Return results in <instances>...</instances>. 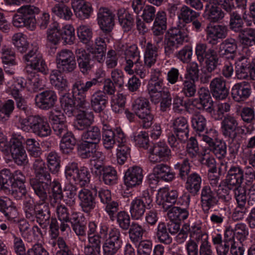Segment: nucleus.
<instances>
[{"label": "nucleus", "instance_id": "38", "mask_svg": "<svg viewBox=\"0 0 255 255\" xmlns=\"http://www.w3.org/2000/svg\"><path fill=\"white\" fill-rule=\"evenodd\" d=\"M31 170L35 175L34 178H51L45 161L41 158H35L33 160Z\"/></svg>", "mask_w": 255, "mask_h": 255}, {"label": "nucleus", "instance_id": "3", "mask_svg": "<svg viewBox=\"0 0 255 255\" xmlns=\"http://www.w3.org/2000/svg\"><path fill=\"white\" fill-rule=\"evenodd\" d=\"M19 128L26 132H31L39 137L50 135L51 129L47 121L43 116H30L19 121Z\"/></svg>", "mask_w": 255, "mask_h": 255}, {"label": "nucleus", "instance_id": "7", "mask_svg": "<svg viewBox=\"0 0 255 255\" xmlns=\"http://www.w3.org/2000/svg\"><path fill=\"white\" fill-rule=\"evenodd\" d=\"M132 110L140 120L142 128L148 129L151 127L153 123L154 116L151 113L148 99L142 97L136 99L132 104Z\"/></svg>", "mask_w": 255, "mask_h": 255}, {"label": "nucleus", "instance_id": "1", "mask_svg": "<svg viewBox=\"0 0 255 255\" xmlns=\"http://www.w3.org/2000/svg\"><path fill=\"white\" fill-rule=\"evenodd\" d=\"M23 209L25 217L30 221H36L43 228L48 226L51 214L48 204L37 201L34 203L30 198L23 201Z\"/></svg>", "mask_w": 255, "mask_h": 255}, {"label": "nucleus", "instance_id": "10", "mask_svg": "<svg viewBox=\"0 0 255 255\" xmlns=\"http://www.w3.org/2000/svg\"><path fill=\"white\" fill-rule=\"evenodd\" d=\"M23 58L27 62L25 71L30 73L34 70L46 74L47 72V66L42 58V54L38 51L37 47L32 49L23 56Z\"/></svg>", "mask_w": 255, "mask_h": 255}, {"label": "nucleus", "instance_id": "16", "mask_svg": "<svg viewBox=\"0 0 255 255\" xmlns=\"http://www.w3.org/2000/svg\"><path fill=\"white\" fill-rule=\"evenodd\" d=\"M221 128L223 135L231 141H234L237 137V131L239 128L237 118L232 115L227 114L224 117L221 123Z\"/></svg>", "mask_w": 255, "mask_h": 255}, {"label": "nucleus", "instance_id": "60", "mask_svg": "<svg viewBox=\"0 0 255 255\" xmlns=\"http://www.w3.org/2000/svg\"><path fill=\"white\" fill-rule=\"evenodd\" d=\"M192 127L197 132L204 131L207 126L206 118L200 114H194L191 118Z\"/></svg>", "mask_w": 255, "mask_h": 255}, {"label": "nucleus", "instance_id": "59", "mask_svg": "<svg viewBox=\"0 0 255 255\" xmlns=\"http://www.w3.org/2000/svg\"><path fill=\"white\" fill-rule=\"evenodd\" d=\"M9 201L2 213L8 221L11 223L17 222L18 215L17 209L14 203Z\"/></svg>", "mask_w": 255, "mask_h": 255}, {"label": "nucleus", "instance_id": "51", "mask_svg": "<svg viewBox=\"0 0 255 255\" xmlns=\"http://www.w3.org/2000/svg\"><path fill=\"white\" fill-rule=\"evenodd\" d=\"M156 237L159 242L165 245H170L172 239L169 235L166 225L163 222H160L156 228Z\"/></svg>", "mask_w": 255, "mask_h": 255}, {"label": "nucleus", "instance_id": "19", "mask_svg": "<svg viewBox=\"0 0 255 255\" xmlns=\"http://www.w3.org/2000/svg\"><path fill=\"white\" fill-rule=\"evenodd\" d=\"M175 173L167 164L160 163L156 165L153 168V174L149 176V180L152 179L155 184L158 183L157 179L160 178L166 182H170L174 179Z\"/></svg>", "mask_w": 255, "mask_h": 255}, {"label": "nucleus", "instance_id": "23", "mask_svg": "<svg viewBox=\"0 0 255 255\" xmlns=\"http://www.w3.org/2000/svg\"><path fill=\"white\" fill-rule=\"evenodd\" d=\"M57 99L55 92L52 90L45 91L36 95L35 104L40 109L48 110L54 106Z\"/></svg>", "mask_w": 255, "mask_h": 255}, {"label": "nucleus", "instance_id": "32", "mask_svg": "<svg viewBox=\"0 0 255 255\" xmlns=\"http://www.w3.org/2000/svg\"><path fill=\"white\" fill-rule=\"evenodd\" d=\"M204 17L211 22H216L224 17V13L214 1H206Z\"/></svg>", "mask_w": 255, "mask_h": 255}, {"label": "nucleus", "instance_id": "53", "mask_svg": "<svg viewBox=\"0 0 255 255\" xmlns=\"http://www.w3.org/2000/svg\"><path fill=\"white\" fill-rule=\"evenodd\" d=\"M59 24L53 22L47 31V44H57L61 38L60 30L58 28Z\"/></svg>", "mask_w": 255, "mask_h": 255}, {"label": "nucleus", "instance_id": "27", "mask_svg": "<svg viewBox=\"0 0 255 255\" xmlns=\"http://www.w3.org/2000/svg\"><path fill=\"white\" fill-rule=\"evenodd\" d=\"M210 93L207 88H201L198 91L199 99L191 101V105L199 110L210 109L212 104Z\"/></svg>", "mask_w": 255, "mask_h": 255}, {"label": "nucleus", "instance_id": "8", "mask_svg": "<svg viewBox=\"0 0 255 255\" xmlns=\"http://www.w3.org/2000/svg\"><path fill=\"white\" fill-rule=\"evenodd\" d=\"M25 176L20 170L11 173L10 170L3 169L0 171V191L5 194L10 192L11 186H25Z\"/></svg>", "mask_w": 255, "mask_h": 255}, {"label": "nucleus", "instance_id": "12", "mask_svg": "<svg viewBox=\"0 0 255 255\" xmlns=\"http://www.w3.org/2000/svg\"><path fill=\"white\" fill-rule=\"evenodd\" d=\"M123 241L121 231L116 227L110 229L108 237L103 246L104 255H114L121 248Z\"/></svg>", "mask_w": 255, "mask_h": 255}, {"label": "nucleus", "instance_id": "41", "mask_svg": "<svg viewBox=\"0 0 255 255\" xmlns=\"http://www.w3.org/2000/svg\"><path fill=\"white\" fill-rule=\"evenodd\" d=\"M128 230L129 238L133 244H137L143 241V235L146 232L145 228L139 223L132 222Z\"/></svg>", "mask_w": 255, "mask_h": 255}, {"label": "nucleus", "instance_id": "22", "mask_svg": "<svg viewBox=\"0 0 255 255\" xmlns=\"http://www.w3.org/2000/svg\"><path fill=\"white\" fill-rule=\"evenodd\" d=\"M142 169L139 166L129 167L125 172V184L128 188H132L140 185L143 180Z\"/></svg>", "mask_w": 255, "mask_h": 255}, {"label": "nucleus", "instance_id": "25", "mask_svg": "<svg viewBox=\"0 0 255 255\" xmlns=\"http://www.w3.org/2000/svg\"><path fill=\"white\" fill-rule=\"evenodd\" d=\"M178 193L176 190H169L166 189L160 190L157 195L156 202L167 209L174 204L178 198Z\"/></svg>", "mask_w": 255, "mask_h": 255}, {"label": "nucleus", "instance_id": "43", "mask_svg": "<svg viewBox=\"0 0 255 255\" xmlns=\"http://www.w3.org/2000/svg\"><path fill=\"white\" fill-rule=\"evenodd\" d=\"M97 226L95 222L91 221L88 224L87 237L89 245L91 247L101 249V238L96 235Z\"/></svg>", "mask_w": 255, "mask_h": 255}, {"label": "nucleus", "instance_id": "64", "mask_svg": "<svg viewBox=\"0 0 255 255\" xmlns=\"http://www.w3.org/2000/svg\"><path fill=\"white\" fill-rule=\"evenodd\" d=\"M12 249L16 255H27V251L25 244L21 238L12 234Z\"/></svg>", "mask_w": 255, "mask_h": 255}, {"label": "nucleus", "instance_id": "21", "mask_svg": "<svg viewBox=\"0 0 255 255\" xmlns=\"http://www.w3.org/2000/svg\"><path fill=\"white\" fill-rule=\"evenodd\" d=\"M210 89L213 97L218 100L226 99L229 93L226 81L222 77L215 78L211 81Z\"/></svg>", "mask_w": 255, "mask_h": 255}, {"label": "nucleus", "instance_id": "4", "mask_svg": "<svg viewBox=\"0 0 255 255\" xmlns=\"http://www.w3.org/2000/svg\"><path fill=\"white\" fill-rule=\"evenodd\" d=\"M40 11V9L34 5H23L17 9V13L13 15L12 24L14 27H25L33 31L36 27L35 15Z\"/></svg>", "mask_w": 255, "mask_h": 255}, {"label": "nucleus", "instance_id": "63", "mask_svg": "<svg viewBox=\"0 0 255 255\" xmlns=\"http://www.w3.org/2000/svg\"><path fill=\"white\" fill-rule=\"evenodd\" d=\"M116 219L119 227L123 230L127 231L129 229L131 225L130 218L127 212L121 211L118 212Z\"/></svg>", "mask_w": 255, "mask_h": 255}, {"label": "nucleus", "instance_id": "46", "mask_svg": "<svg viewBox=\"0 0 255 255\" xmlns=\"http://www.w3.org/2000/svg\"><path fill=\"white\" fill-rule=\"evenodd\" d=\"M60 103L64 112L68 117L72 116L75 112L74 96L70 94L63 95L60 99Z\"/></svg>", "mask_w": 255, "mask_h": 255}, {"label": "nucleus", "instance_id": "47", "mask_svg": "<svg viewBox=\"0 0 255 255\" xmlns=\"http://www.w3.org/2000/svg\"><path fill=\"white\" fill-rule=\"evenodd\" d=\"M91 80L84 82L82 80L75 81L72 86L74 96H86L87 92L95 86Z\"/></svg>", "mask_w": 255, "mask_h": 255}, {"label": "nucleus", "instance_id": "42", "mask_svg": "<svg viewBox=\"0 0 255 255\" xmlns=\"http://www.w3.org/2000/svg\"><path fill=\"white\" fill-rule=\"evenodd\" d=\"M82 138L85 141L98 145L101 139V132L99 127L96 126L89 127L83 132Z\"/></svg>", "mask_w": 255, "mask_h": 255}, {"label": "nucleus", "instance_id": "52", "mask_svg": "<svg viewBox=\"0 0 255 255\" xmlns=\"http://www.w3.org/2000/svg\"><path fill=\"white\" fill-rule=\"evenodd\" d=\"M76 143V139L71 132H68L62 136L60 144V149L63 153L71 151Z\"/></svg>", "mask_w": 255, "mask_h": 255}, {"label": "nucleus", "instance_id": "31", "mask_svg": "<svg viewBox=\"0 0 255 255\" xmlns=\"http://www.w3.org/2000/svg\"><path fill=\"white\" fill-rule=\"evenodd\" d=\"M108 102V97L102 90H98L94 92L90 97V104L92 109L96 113H101L106 107Z\"/></svg>", "mask_w": 255, "mask_h": 255}, {"label": "nucleus", "instance_id": "49", "mask_svg": "<svg viewBox=\"0 0 255 255\" xmlns=\"http://www.w3.org/2000/svg\"><path fill=\"white\" fill-rule=\"evenodd\" d=\"M248 55L242 56L239 58L238 60L240 62L243 61L241 65L238 64L236 69V74L239 79H246L249 77L250 63L248 62L249 58Z\"/></svg>", "mask_w": 255, "mask_h": 255}, {"label": "nucleus", "instance_id": "40", "mask_svg": "<svg viewBox=\"0 0 255 255\" xmlns=\"http://www.w3.org/2000/svg\"><path fill=\"white\" fill-rule=\"evenodd\" d=\"M58 69L52 70L49 75L51 84L59 91H62L68 87V81Z\"/></svg>", "mask_w": 255, "mask_h": 255}, {"label": "nucleus", "instance_id": "14", "mask_svg": "<svg viewBox=\"0 0 255 255\" xmlns=\"http://www.w3.org/2000/svg\"><path fill=\"white\" fill-rule=\"evenodd\" d=\"M148 152L149 160L154 163L167 160L171 155V150L166 143L161 141L154 143Z\"/></svg>", "mask_w": 255, "mask_h": 255}, {"label": "nucleus", "instance_id": "48", "mask_svg": "<svg viewBox=\"0 0 255 255\" xmlns=\"http://www.w3.org/2000/svg\"><path fill=\"white\" fill-rule=\"evenodd\" d=\"M47 165L52 174L57 173L60 168V157L55 151H50L46 155Z\"/></svg>", "mask_w": 255, "mask_h": 255}, {"label": "nucleus", "instance_id": "35", "mask_svg": "<svg viewBox=\"0 0 255 255\" xmlns=\"http://www.w3.org/2000/svg\"><path fill=\"white\" fill-rule=\"evenodd\" d=\"M165 38L177 46L183 44L188 41L187 34L184 29L179 27L169 29L166 33Z\"/></svg>", "mask_w": 255, "mask_h": 255}, {"label": "nucleus", "instance_id": "28", "mask_svg": "<svg viewBox=\"0 0 255 255\" xmlns=\"http://www.w3.org/2000/svg\"><path fill=\"white\" fill-rule=\"evenodd\" d=\"M147 90L149 96L150 101L154 104H158L163 92L169 91L164 86V82L149 81Z\"/></svg>", "mask_w": 255, "mask_h": 255}, {"label": "nucleus", "instance_id": "33", "mask_svg": "<svg viewBox=\"0 0 255 255\" xmlns=\"http://www.w3.org/2000/svg\"><path fill=\"white\" fill-rule=\"evenodd\" d=\"M237 47L236 40L232 38H228L220 44L218 52L220 55L233 60L236 55Z\"/></svg>", "mask_w": 255, "mask_h": 255}, {"label": "nucleus", "instance_id": "34", "mask_svg": "<svg viewBox=\"0 0 255 255\" xmlns=\"http://www.w3.org/2000/svg\"><path fill=\"white\" fill-rule=\"evenodd\" d=\"M71 4L76 15L81 19L89 18L93 12L91 4L87 1H73Z\"/></svg>", "mask_w": 255, "mask_h": 255}, {"label": "nucleus", "instance_id": "30", "mask_svg": "<svg viewBox=\"0 0 255 255\" xmlns=\"http://www.w3.org/2000/svg\"><path fill=\"white\" fill-rule=\"evenodd\" d=\"M94 116L92 112L81 110L74 123V128L79 130L88 128L94 122Z\"/></svg>", "mask_w": 255, "mask_h": 255}, {"label": "nucleus", "instance_id": "45", "mask_svg": "<svg viewBox=\"0 0 255 255\" xmlns=\"http://www.w3.org/2000/svg\"><path fill=\"white\" fill-rule=\"evenodd\" d=\"M240 42L247 46L255 45V29L250 27L244 28L239 33Z\"/></svg>", "mask_w": 255, "mask_h": 255}, {"label": "nucleus", "instance_id": "6", "mask_svg": "<svg viewBox=\"0 0 255 255\" xmlns=\"http://www.w3.org/2000/svg\"><path fill=\"white\" fill-rule=\"evenodd\" d=\"M126 64L125 70L129 74L134 73L141 78H144L147 71L140 60L139 52L136 45L129 46L125 51Z\"/></svg>", "mask_w": 255, "mask_h": 255}, {"label": "nucleus", "instance_id": "9", "mask_svg": "<svg viewBox=\"0 0 255 255\" xmlns=\"http://www.w3.org/2000/svg\"><path fill=\"white\" fill-rule=\"evenodd\" d=\"M102 142L105 148L110 150L114 147L116 142L118 144L126 143L127 138L120 128L113 130L109 126L104 125L102 129Z\"/></svg>", "mask_w": 255, "mask_h": 255}, {"label": "nucleus", "instance_id": "56", "mask_svg": "<svg viewBox=\"0 0 255 255\" xmlns=\"http://www.w3.org/2000/svg\"><path fill=\"white\" fill-rule=\"evenodd\" d=\"M52 11L58 17L65 20H69L73 15L70 8L66 5L63 1L52 7Z\"/></svg>", "mask_w": 255, "mask_h": 255}, {"label": "nucleus", "instance_id": "36", "mask_svg": "<svg viewBox=\"0 0 255 255\" xmlns=\"http://www.w3.org/2000/svg\"><path fill=\"white\" fill-rule=\"evenodd\" d=\"M202 178L196 172H193L186 177L185 187L191 195L195 196L199 194L201 187Z\"/></svg>", "mask_w": 255, "mask_h": 255}, {"label": "nucleus", "instance_id": "17", "mask_svg": "<svg viewBox=\"0 0 255 255\" xmlns=\"http://www.w3.org/2000/svg\"><path fill=\"white\" fill-rule=\"evenodd\" d=\"M199 139L205 142L209 146L210 151H212L216 157L219 159L224 158L227 154V145L223 140H216L207 134L198 133Z\"/></svg>", "mask_w": 255, "mask_h": 255}, {"label": "nucleus", "instance_id": "39", "mask_svg": "<svg viewBox=\"0 0 255 255\" xmlns=\"http://www.w3.org/2000/svg\"><path fill=\"white\" fill-rule=\"evenodd\" d=\"M158 56V49L157 46H154L150 42H148L145 46L144 53V64L145 68H150L153 65L157 60Z\"/></svg>", "mask_w": 255, "mask_h": 255}, {"label": "nucleus", "instance_id": "11", "mask_svg": "<svg viewBox=\"0 0 255 255\" xmlns=\"http://www.w3.org/2000/svg\"><path fill=\"white\" fill-rule=\"evenodd\" d=\"M20 135H13L9 141L10 153L13 161L18 166H25L28 163L26 151Z\"/></svg>", "mask_w": 255, "mask_h": 255}, {"label": "nucleus", "instance_id": "2", "mask_svg": "<svg viewBox=\"0 0 255 255\" xmlns=\"http://www.w3.org/2000/svg\"><path fill=\"white\" fill-rule=\"evenodd\" d=\"M172 127L173 131L167 133L168 142L173 151H179L189 138L188 121L183 117H178L173 121Z\"/></svg>", "mask_w": 255, "mask_h": 255}, {"label": "nucleus", "instance_id": "62", "mask_svg": "<svg viewBox=\"0 0 255 255\" xmlns=\"http://www.w3.org/2000/svg\"><path fill=\"white\" fill-rule=\"evenodd\" d=\"M77 35L81 42L84 44H87L92 38V30L88 25H80L77 28Z\"/></svg>", "mask_w": 255, "mask_h": 255}, {"label": "nucleus", "instance_id": "15", "mask_svg": "<svg viewBox=\"0 0 255 255\" xmlns=\"http://www.w3.org/2000/svg\"><path fill=\"white\" fill-rule=\"evenodd\" d=\"M51 184V178H32L30 179V186L33 190L34 194L39 199L38 201L46 202Z\"/></svg>", "mask_w": 255, "mask_h": 255}, {"label": "nucleus", "instance_id": "44", "mask_svg": "<svg viewBox=\"0 0 255 255\" xmlns=\"http://www.w3.org/2000/svg\"><path fill=\"white\" fill-rule=\"evenodd\" d=\"M106 50V44L105 40L98 37L95 39V43L94 47L91 48L90 52L94 55L95 58L99 62L104 61L105 57Z\"/></svg>", "mask_w": 255, "mask_h": 255}, {"label": "nucleus", "instance_id": "24", "mask_svg": "<svg viewBox=\"0 0 255 255\" xmlns=\"http://www.w3.org/2000/svg\"><path fill=\"white\" fill-rule=\"evenodd\" d=\"M207 40L209 44L216 45L219 39L225 38L228 34V28L223 25H209L206 28Z\"/></svg>", "mask_w": 255, "mask_h": 255}, {"label": "nucleus", "instance_id": "37", "mask_svg": "<svg viewBox=\"0 0 255 255\" xmlns=\"http://www.w3.org/2000/svg\"><path fill=\"white\" fill-rule=\"evenodd\" d=\"M151 207L147 205L142 200H139L137 198L132 200L130 204L129 212L132 220H138L143 216L146 209L150 208Z\"/></svg>", "mask_w": 255, "mask_h": 255}, {"label": "nucleus", "instance_id": "58", "mask_svg": "<svg viewBox=\"0 0 255 255\" xmlns=\"http://www.w3.org/2000/svg\"><path fill=\"white\" fill-rule=\"evenodd\" d=\"M126 103V97L122 94H119L112 97L111 108L114 112L121 114L124 112Z\"/></svg>", "mask_w": 255, "mask_h": 255}, {"label": "nucleus", "instance_id": "13", "mask_svg": "<svg viewBox=\"0 0 255 255\" xmlns=\"http://www.w3.org/2000/svg\"><path fill=\"white\" fill-rule=\"evenodd\" d=\"M97 191L96 188L91 190L83 188L78 192L79 205L83 212L90 214L95 209L97 205Z\"/></svg>", "mask_w": 255, "mask_h": 255}, {"label": "nucleus", "instance_id": "29", "mask_svg": "<svg viewBox=\"0 0 255 255\" xmlns=\"http://www.w3.org/2000/svg\"><path fill=\"white\" fill-rule=\"evenodd\" d=\"M251 94V89L248 83L243 82L236 84L233 87L231 91L233 99L238 102L247 100Z\"/></svg>", "mask_w": 255, "mask_h": 255}, {"label": "nucleus", "instance_id": "50", "mask_svg": "<svg viewBox=\"0 0 255 255\" xmlns=\"http://www.w3.org/2000/svg\"><path fill=\"white\" fill-rule=\"evenodd\" d=\"M168 217L171 220L181 221L186 220L189 216L187 208L173 207L168 212Z\"/></svg>", "mask_w": 255, "mask_h": 255}, {"label": "nucleus", "instance_id": "55", "mask_svg": "<svg viewBox=\"0 0 255 255\" xmlns=\"http://www.w3.org/2000/svg\"><path fill=\"white\" fill-rule=\"evenodd\" d=\"M27 73L28 90L35 92L42 89L43 84L39 75L37 74L35 72H30V73Z\"/></svg>", "mask_w": 255, "mask_h": 255}, {"label": "nucleus", "instance_id": "26", "mask_svg": "<svg viewBox=\"0 0 255 255\" xmlns=\"http://www.w3.org/2000/svg\"><path fill=\"white\" fill-rule=\"evenodd\" d=\"M75 54L80 72L83 74H88L93 67L91 55L83 48L76 49Z\"/></svg>", "mask_w": 255, "mask_h": 255}, {"label": "nucleus", "instance_id": "54", "mask_svg": "<svg viewBox=\"0 0 255 255\" xmlns=\"http://www.w3.org/2000/svg\"><path fill=\"white\" fill-rule=\"evenodd\" d=\"M104 183L108 185H112L117 183L118 180L117 172L111 166H106L103 172L101 174Z\"/></svg>", "mask_w": 255, "mask_h": 255}, {"label": "nucleus", "instance_id": "5", "mask_svg": "<svg viewBox=\"0 0 255 255\" xmlns=\"http://www.w3.org/2000/svg\"><path fill=\"white\" fill-rule=\"evenodd\" d=\"M225 194L217 193L216 191L212 190L209 185L204 186L201 190L200 201L203 212L208 213L209 210L216 206L219 205V199L225 202H229L231 199L229 195V191L227 189H222Z\"/></svg>", "mask_w": 255, "mask_h": 255}, {"label": "nucleus", "instance_id": "20", "mask_svg": "<svg viewBox=\"0 0 255 255\" xmlns=\"http://www.w3.org/2000/svg\"><path fill=\"white\" fill-rule=\"evenodd\" d=\"M97 22L101 29L109 33L114 26V15L108 8L101 7L97 13Z\"/></svg>", "mask_w": 255, "mask_h": 255}, {"label": "nucleus", "instance_id": "57", "mask_svg": "<svg viewBox=\"0 0 255 255\" xmlns=\"http://www.w3.org/2000/svg\"><path fill=\"white\" fill-rule=\"evenodd\" d=\"M12 42L20 53L26 51L28 47V43L25 36L22 33L14 34L12 36Z\"/></svg>", "mask_w": 255, "mask_h": 255}, {"label": "nucleus", "instance_id": "61", "mask_svg": "<svg viewBox=\"0 0 255 255\" xmlns=\"http://www.w3.org/2000/svg\"><path fill=\"white\" fill-rule=\"evenodd\" d=\"M98 145L84 141L78 146V154L83 159L91 157L95 147Z\"/></svg>", "mask_w": 255, "mask_h": 255}, {"label": "nucleus", "instance_id": "18", "mask_svg": "<svg viewBox=\"0 0 255 255\" xmlns=\"http://www.w3.org/2000/svg\"><path fill=\"white\" fill-rule=\"evenodd\" d=\"M244 177V170L238 165H232L227 171L226 178L223 182L228 189L241 186Z\"/></svg>", "mask_w": 255, "mask_h": 255}]
</instances>
